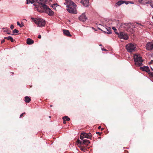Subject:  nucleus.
I'll list each match as a JSON object with an SVG mask.
<instances>
[{
    "mask_svg": "<svg viewBox=\"0 0 153 153\" xmlns=\"http://www.w3.org/2000/svg\"><path fill=\"white\" fill-rule=\"evenodd\" d=\"M65 2L64 4L67 5L68 8L67 10L71 13L76 14L77 13L76 10V5L73 1L70 0H65Z\"/></svg>",
    "mask_w": 153,
    "mask_h": 153,
    "instance_id": "obj_1",
    "label": "nucleus"
},
{
    "mask_svg": "<svg viewBox=\"0 0 153 153\" xmlns=\"http://www.w3.org/2000/svg\"><path fill=\"white\" fill-rule=\"evenodd\" d=\"M134 62L135 65L137 66H141L143 65L142 62L143 60L139 54H135L134 56Z\"/></svg>",
    "mask_w": 153,
    "mask_h": 153,
    "instance_id": "obj_2",
    "label": "nucleus"
},
{
    "mask_svg": "<svg viewBox=\"0 0 153 153\" xmlns=\"http://www.w3.org/2000/svg\"><path fill=\"white\" fill-rule=\"evenodd\" d=\"M126 48L128 52L132 53L136 50V45L134 43H129L126 45Z\"/></svg>",
    "mask_w": 153,
    "mask_h": 153,
    "instance_id": "obj_3",
    "label": "nucleus"
},
{
    "mask_svg": "<svg viewBox=\"0 0 153 153\" xmlns=\"http://www.w3.org/2000/svg\"><path fill=\"white\" fill-rule=\"evenodd\" d=\"M41 5V7L45 10V12L50 16H53L54 14V12L51 9L45 4L42 3H40Z\"/></svg>",
    "mask_w": 153,
    "mask_h": 153,
    "instance_id": "obj_4",
    "label": "nucleus"
},
{
    "mask_svg": "<svg viewBox=\"0 0 153 153\" xmlns=\"http://www.w3.org/2000/svg\"><path fill=\"white\" fill-rule=\"evenodd\" d=\"M91 137L92 135L91 133H87L85 132H83L81 133L80 138L82 140H83L84 138L91 139Z\"/></svg>",
    "mask_w": 153,
    "mask_h": 153,
    "instance_id": "obj_5",
    "label": "nucleus"
},
{
    "mask_svg": "<svg viewBox=\"0 0 153 153\" xmlns=\"http://www.w3.org/2000/svg\"><path fill=\"white\" fill-rule=\"evenodd\" d=\"M37 22L36 24L39 27L44 26L45 24V20L40 18H37Z\"/></svg>",
    "mask_w": 153,
    "mask_h": 153,
    "instance_id": "obj_6",
    "label": "nucleus"
},
{
    "mask_svg": "<svg viewBox=\"0 0 153 153\" xmlns=\"http://www.w3.org/2000/svg\"><path fill=\"white\" fill-rule=\"evenodd\" d=\"M77 142L78 144H80L81 145L84 144L86 146H88L90 143V141L86 139L82 141H80L78 139Z\"/></svg>",
    "mask_w": 153,
    "mask_h": 153,
    "instance_id": "obj_7",
    "label": "nucleus"
},
{
    "mask_svg": "<svg viewBox=\"0 0 153 153\" xmlns=\"http://www.w3.org/2000/svg\"><path fill=\"white\" fill-rule=\"evenodd\" d=\"M118 35L121 39H123L125 40H127L128 38V35L125 33L120 32L119 33V35Z\"/></svg>",
    "mask_w": 153,
    "mask_h": 153,
    "instance_id": "obj_8",
    "label": "nucleus"
},
{
    "mask_svg": "<svg viewBox=\"0 0 153 153\" xmlns=\"http://www.w3.org/2000/svg\"><path fill=\"white\" fill-rule=\"evenodd\" d=\"M146 49L148 50H151L153 49V43L149 42L146 46Z\"/></svg>",
    "mask_w": 153,
    "mask_h": 153,
    "instance_id": "obj_9",
    "label": "nucleus"
},
{
    "mask_svg": "<svg viewBox=\"0 0 153 153\" xmlns=\"http://www.w3.org/2000/svg\"><path fill=\"white\" fill-rule=\"evenodd\" d=\"M79 20L82 22H84L86 21L87 18L86 17L84 13H82L79 18Z\"/></svg>",
    "mask_w": 153,
    "mask_h": 153,
    "instance_id": "obj_10",
    "label": "nucleus"
},
{
    "mask_svg": "<svg viewBox=\"0 0 153 153\" xmlns=\"http://www.w3.org/2000/svg\"><path fill=\"white\" fill-rule=\"evenodd\" d=\"M140 68L141 70L145 71L148 73L150 71L149 68L148 66H144L143 67H140Z\"/></svg>",
    "mask_w": 153,
    "mask_h": 153,
    "instance_id": "obj_11",
    "label": "nucleus"
},
{
    "mask_svg": "<svg viewBox=\"0 0 153 153\" xmlns=\"http://www.w3.org/2000/svg\"><path fill=\"white\" fill-rule=\"evenodd\" d=\"M81 3L85 6L87 7L88 5V0H81Z\"/></svg>",
    "mask_w": 153,
    "mask_h": 153,
    "instance_id": "obj_12",
    "label": "nucleus"
},
{
    "mask_svg": "<svg viewBox=\"0 0 153 153\" xmlns=\"http://www.w3.org/2000/svg\"><path fill=\"white\" fill-rule=\"evenodd\" d=\"M63 31L64 34L65 35L69 37H71L72 36L68 30L64 29L63 30Z\"/></svg>",
    "mask_w": 153,
    "mask_h": 153,
    "instance_id": "obj_13",
    "label": "nucleus"
},
{
    "mask_svg": "<svg viewBox=\"0 0 153 153\" xmlns=\"http://www.w3.org/2000/svg\"><path fill=\"white\" fill-rule=\"evenodd\" d=\"M125 3L126 4H128V3L126 1H125L120 0L118 1L117 2L116 4V6H120L122 4Z\"/></svg>",
    "mask_w": 153,
    "mask_h": 153,
    "instance_id": "obj_14",
    "label": "nucleus"
},
{
    "mask_svg": "<svg viewBox=\"0 0 153 153\" xmlns=\"http://www.w3.org/2000/svg\"><path fill=\"white\" fill-rule=\"evenodd\" d=\"M34 41L30 38H28L27 40V43L29 45H31L33 44Z\"/></svg>",
    "mask_w": 153,
    "mask_h": 153,
    "instance_id": "obj_15",
    "label": "nucleus"
},
{
    "mask_svg": "<svg viewBox=\"0 0 153 153\" xmlns=\"http://www.w3.org/2000/svg\"><path fill=\"white\" fill-rule=\"evenodd\" d=\"M141 1L142 4H145L151 3V0H142Z\"/></svg>",
    "mask_w": 153,
    "mask_h": 153,
    "instance_id": "obj_16",
    "label": "nucleus"
},
{
    "mask_svg": "<svg viewBox=\"0 0 153 153\" xmlns=\"http://www.w3.org/2000/svg\"><path fill=\"white\" fill-rule=\"evenodd\" d=\"M30 98L28 96H26L25 97V102L29 103L31 101Z\"/></svg>",
    "mask_w": 153,
    "mask_h": 153,
    "instance_id": "obj_17",
    "label": "nucleus"
},
{
    "mask_svg": "<svg viewBox=\"0 0 153 153\" xmlns=\"http://www.w3.org/2000/svg\"><path fill=\"white\" fill-rule=\"evenodd\" d=\"M4 39H7V40H10L12 42H13L14 41V40L13 38L11 36H9L7 37H5L4 38Z\"/></svg>",
    "mask_w": 153,
    "mask_h": 153,
    "instance_id": "obj_18",
    "label": "nucleus"
},
{
    "mask_svg": "<svg viewBox=\"0 0 153 153\" xmlns=\"http://www.w3.org/2000/svg\"><path fill=\"white\" fill-rule=\"evenodd\" d=\"M107 30L108 31V32H105V33H107V34H111V28L110 27H108V28H106Z\"/></svg>",
    "mask_w": 153,
    "mask_h": 153,
    "instance_id": "obj_19",
    "label": "nucleus"
},
{
    "mask_svg": "<svg viewBox=\"0 0 153 153\" xmlns=\"http://www.w3.org/2000/svg\"><path fill=\"white\" fill-rule=\"evenodd\" d=\"M62 119L63 120H65L66 121H69L70 120V118L67 116L64 117H62Z\"/></svg>",
    "mask_w": 153,
    "mask_h": 153,
    "instance_id": "obj_20",
    "label": "nucleus"
},
{
    "mask_svg": "<svg viewBox=\"0 0 153 153\" xmlns=\"http://www.w3.org/2000/svg\"><path fill=\"white\" fill-rule=\"evenodd\" d=\"M79 148L83 152H85L87 150L86 148L85 147L81 146H79Z\"/></svg>",
    "mask_w": 153,
    "mask_h": 153,
    "instance_id": "obj_21",
    "label": "nucleus"
},
{
    "mask_svg": "<svg viewBox=\"0 0 153 153\" xmlns=\"http://www.w3.org/2000/svg\"><path fill=\"white\" fill-rule=\"evenodd\" d=\"M35 2V1L34 0H27V4H29L30 3L31 4H33Z\"/></svg>",
    "mask_w": 153,
    "mask_h": 153,
    "instance_id": "obj_22",
    "label": "nucleus"
},
{
    "mask_svg": "<svg viewBox=\"0 0 153 153\" xmlns=\"http://www.w3.org/2000/svg\"><path fill=\"white\" fill-rule=\"evenodd\" d=\"M36 1L37 3H39V5H41H41L40 4V3H42L41 2H43L44 1H46V0H36Z\"/></svg>",
    "mask_w": 153,
    "mask_h": 153,
    "instance_id": "obj_23",
    "label": "nucleus"
},
{
    "mask_svg": "<svg viewBox=\"0 0 153 153\" xmlns=\"http://www.w3.org/2000/svg\"><path fill=\"white\" fill-rule=\"evenodd\" d=\"M112 29H113V30H114V32L116 34H117V35H119V33L116 31L117 30V29L115 27H112Z\"/></svg>",
    "mask_w": 153,
    "mask_h": 153,
    "instance_id": "obj_24",
    "label": "nucleus"
},
{
    "mask_svg": "<svg viewBox=\"0 0 153 153\" xmlns=\"http://www.w3.org/2000/svg\"><path fill=\"white\" fill-rule=\"evenodd\" d=\"M31 19H32V20L36 24L37 22V19H34L33 18H31Z\"/></svg>",
    "mask_w": 153,
    "mask_h": 153,
    "instance_id": "obj_25",
    "label": "nucleus"
},
{
    "mask_svg": "<svg viewBox=\"0 0 153 153\" xmlns=\"http://www.w3.org/2000/svg\"><path fill=\"white\" fill-rule=\"evenodd\" d=\"M19 31L16 30V29H15L14 30H13V33H18Z\"/></svg>",
    "mask_w": 153,
    "mask_h": 153,
    "instance_id": "obj_26",
    "label": "nucleus"
},
{
    "mask_svg": "<svg viewBox=\"0 0 153 153\" xmlns=\"http://www.w3.org/2000/svg\"><path fill=\"white\" fill-rule=\"evenodd\" d=\"M148 74L151 77H153V72H151L149 71L148 72Z\"/></svg>",
    "mask_w": 153,
    "mask_h": 153,
    "instance_id": "obj_27",
    "label": "nucleus"
},
{
    "mask_svg": "<svg viewBox=\"0 0 153 153\" xmlns=\"http://www.w3.org/2000/svg\"><path fill=\"white\" fill-rule=\"evenodd\" d=\"M130 24V23H122L121 24V25H125L126 26H127L128 25Z\"/></svg>",
    "mask_w": 153,
    "mask_h": 153,
    "instance_id": "obj_28",
    "label": "nucleus"
},
{
    "mask_svg": "<svg viewBox=\"0 0 153 153\" xmlns=\"http://www.w3.org/2000/svg\"><path fill=\"white\" fill-rule=\"evenodd\" d=\"M25 114V112H24L22 114L20 115V117L21 118V117H23L24 115V114Z\"/></svg>",
    "mask_w": 153,
    "mask_h": 153,
    "instance_id": "obj_29",
    "label": "nucleus"
},
{
    "mask_svg": "<svg viewBox=\"0 0 153 153\" xmlns=\"http://www.w3.org/2000/svg\"><path fill=\"white\" fill-rule=\"evenodd\" d=\"M137 24H138V25L137 26L139 27H140V28H141V27L142 26V25L140 24H139V23H137Z\"/></svg>",
    "mask_w": 153,
    "mask_h": 153,
    "instance_id": "obj_30",
    "label": "nucleus"
},
{
    "mask_svg": "<svg viewBox=\"0 0 153 153\" xmlns=\"http://www.w3.org/2000/svg\"><path fill=\"white\" fill-rule=\"evenodd\" d=\"M20 27H22L24 26V25L22 24H22L19 26Z\"/></svg>",
    "mask_w": 153,
    "mask_h": 153,
    "instance_id": "obj_31",
    "label": "nucleus"
},
{
    "mask_svg": "<svg viewBox=\"0 0 153 153\" xmlns=\"http://www.w3.org/2000/svg\"><path fill=\"white\" fill-rule=\"evenodd\" d=\"M14 27L13 25H11L10 26V28L12 30H13V29Z\"/></svg>",
    "mask_w": 153,
    "mask_h": 153,
    "instance_id": "obj_32",
    "label": "nucleus"
},
{
    "mask_svg": "<svg viewBox=\"0 0 153 153\" xmlns=\"http://www.w3.org/2000/svg\"><path fill=\"white\" fill-rule=\"evenodd\" d=\"M63 123L64 124H65L66 123V121L65 120H63Z\"/></svg>",
    "mask_w": 153,
    "mask_h": 153,
    "instance_id": "obj_33",
    "label": "nucleus"
},
{
    "mask_svg": "<svg viewBox=\"0 0 153 153\" xmlns=\"http://www.w3.org/2000/svg\"><path fill=\"white\" fill-rule=\"evenodd\" d=\"M5 41V40L4 39H3L1 41V43H3Z\"/></svg>",
    "mask_w": 153,
    "mask_h": 153,
    "instance_id": "obj_34",
    "label": "nucleus"
},
{
    "mask_svg": "<svg viewBox=\"0 0 153 153\" xmlns=\"http://www.w3.org/2000/svg\"><path fill=\"white\" fill-rule=\"evenodd\" d=\"M150 3V5L153 8V4H152V3L151 2Z\"/></svg>",
    "mask_w": 153,
    "mask_h": 153,
    "instance_id": "obj_35",
    "label": "nucleus"
},
{
    "mask_svg": "<svg viewBox=\"0 0 153 153\" xmlns=\"http://www.w3.org/2000/svg\"><path fill=\"white\" fill-rule=\"evenodd\" d=\"M41 35H38V38H39V39H41Z\"/></svg>",
    "mask_w": 153,
    "mask_h": 153,
    "instance_id": "obj_36",
    "label": "nucleus"
},
{
    "mask_svg": "<svg viewBox=\"0 0 153 153\" xmlns=\"http://www.w3.org/2000/svg\"><path fill=\"white\" fill-rule=\"evenodd\" d=\"M17 25L19 26L20 25V24L19 22H17Z\"/></svg>",
    "mask_w": 153,
    "mask_h": 153,
    "instance_id": "obj_37",
    "label": "nucleus"
},
{
    "mask_svg": "<svg viewBox=\"0 0 153 153\" xmlns=\"http://www.w3.org/2000/svg\"><path fill=\"white\" fill-rule=\"evenodd\" d=\"M153 63V60H152L150 62V64H152Z\"/></svg>",
    "mask_w": 153,
    "mask_h": 153,
    "instance_id": "obj_38",
    "label": "nucleus"
},
{
    "mask_svg": "<svg viewBox=\"0 0 153 153\" xmlns=\"http://www.w3.org/2000/svg\"><path fill=\"white\" fill-rule=\"evenodd\" d=\"M96 133L97 134H99L100 135V134H102V133H100L99 132H97Z\"/></svg>",
    "mask_w": 153,
    "mask_h": 153,
    "instance_id": "obj_39",
    "label": "nucleus"
},
{
    "mask_svg": "<svg viewBox=\"0 0 153 153\" xmlns=\"http://www.w3.org/2000/svg\"><path fill=\"white\" fill-rule=\"evenodd\" d=\"M102 50H103V51H107V50L106 49H104V48H103V49H102Z\"/></svg>",
    "mask_w": 153,
    "mask_h": 153,
    "instance_id": "obj_40",
    "label": "nucleus"
},
{
    "mask_svg": "<svg viewBox=\"0 0 153 153\" xmlns=\"http://www.w3.org/2000/svg\"><path fill=\"white\" fill-rule=\"evenodd\" d=\"M98 128L99 129H101V126H99L98 127Z\"/></svg>",
    "mask_w": 153,
    "mask_h": 153,
    "instance_id": "obj_41",
    "label": "nucleus"
},
{
    "mask_svg": "<svg viewBox=\"0 0 153 153\" xmlns=\"http://www.w3.org/2000/svg\"><path fill=\"white\" fill-rule=\"evenodd\" d=\"M103 129H104V128H101V131H102L103 130Z\"/></svg>",
    "mask_w": 153,
    "mask_h": 153,
    "instance_id": "obj_42",
    "label": "nucleus"
},
{
    "mask_svg": "<svg viewBox=\"0 0 153 153\" xmlns=\"http://www.w3.org/2000/svg\"><path fill=\"white\" fill-rule=\"evenodd\" d=\"M7 34H10V32H7Z\"/></svg>",
    "mask_w": 153,
    "mask_h": 153,
    "instance_id": "obj_43",
    "label": "nucleus"
},
{
    "mask_svg": "<svg viewBox=\"0 0 153 153\" xmlns=\"http://www.w3.org/2000/svg\"><path fill=\"white\" fill-rule=\"evenodd\" d=\"M5 31L6 32H8V30H7V31Z\"/></svg>",
    "mask_w": 153,
    "mask_h": 153,
    "instance_id": "obj_44",
    "label": "nucleus"
},
{
    "mask_svg": "<svg viewBox=\"0 0 153 153\" xmlns=\"http://www.w3.org/2000/svg\"><path fill=\"white\" fill-rule=\"evenodd\" d=\"M52 105H50V107H52Z\"/></svg>",
    "mask_w": 153,
    "mask_h": 153,
    "instance_id": "obj_45",
    "label": "nucleus"
},
{
    "mask_svg": "<svg viewBox=\"0 0 153 153\" xmlns=\"http://www.w3.org/2000/svg\"><path fill=\"white\" fill-rule=\"evenodd\" d=\"M53 5H56V4H54Z\"/></svg>",
    "mask_w": 153,
    "mask_h": 153,
    "instance_id": "obj_46",
    "label": "nucleus"
},
{
    "mask_svg": "<svg viewBox=\"0 0 153 153\" xmlns=\"http://www.w3.org/2000/svg\"><path fill=\"white\" fill-rule=\"evenodd\" d=\"M49 118H51V116H49Z\"/></svg>",
    "mask_w": 153,
    "mask_h": 153,
    "instance_id": "obj_47",
    "label": "nucleus"
},
{
    "mask_svg": "<svg viewBox=\"0 0 153 153\" xmlns=\"http://www.w3.org/2000/svg\"><path fill=\"white\" fill-rule=\"evenodd\" d=\"M152 18H153V16H152Z\"/></svg>",
    "mask_w": 153,
    "mask_h": 153,
    "instance_id": "obj_48",
    "label": "nucleus"
}]
</instances>
